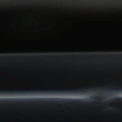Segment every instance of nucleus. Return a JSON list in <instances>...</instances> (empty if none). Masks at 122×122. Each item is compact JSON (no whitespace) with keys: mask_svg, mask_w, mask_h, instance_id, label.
I'll return each mask as SVG.
<instances>
[{"mask_svg":"<svg viewBox=\"0 0 122 122\" xmlns=\"http://www.w3.org/2000/svg\"><path fill=\"white\" fill-rule=\"evenodd\" d=\"M92 99H95V98H94L93 97H92Z\"/></svg>","mask_w":122,"mask_h":122,"instance_id":"1","label":"nucleus"}]
</instances>
